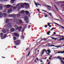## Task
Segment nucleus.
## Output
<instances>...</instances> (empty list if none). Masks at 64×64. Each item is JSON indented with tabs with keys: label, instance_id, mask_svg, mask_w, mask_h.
Returning a JSON list of instances; mask_svg holds the SVG:
<instances>
[{
	"label": "nucleus",
	"instance_id": "obj_39",
	"mask_svg": "<svg viewBox=\"0 0 64 64\" xmlns=\"http://www.w3.org/2000/svg\"><path fill=\"white\" fill-rule=\"evenodd\" d=\"M16 39V37H14V40H15Z\"/></svg>",
	"mask_w": 64,
	"mask_h": 64
},
{
	"label": "nucleus",
	"instance_id": "obj_20",
	"mask_svg": "<svg viewBox=\"0 0 64 64\" xmlns=\"http://www.w3.org/2000/svg\"><path fill=\"white\" fill-rule=\"evenodd\" d=\"M12 11V10L10 8L8 10V12H9V13H10Z\"/></svg>",
	"mask_w": 64,
	"mask_h": 64
},
{
	"label": "nucleus",
	"instance_id": "obj_15",
	"mask_svg": "<svg viewBox=\"0 0 64 64\" xmlns=\"http://www.w3.org/2000/svg\"><path fill=\"white\" fill-rule=\"evenodd\" d=\"M15 0H11L10 1L11 3H12V4H13V3H14V1H15Z\"/></svg>",
	"mask_w": 64,
	"mask_h": 64
},
{
	"label": "nucleus",
	"instance_id": "obj_61",
	"mask_svg": "<svg viewBox=\"0 0 64 64\" xmlns=\"http://www.w3.org/2000/svg\"><path fill=\"white\" fill-rule=\"evenodd\" d=\"M51 59V58H50V57L49 58V60H50Z\"/></svg>",
	"mask_w": 64,
	"mask_h": 64
},
{
	"label": "nucleus",
	"instance_id": "obj_19",
	"mask_svg": "<svg viewBox=\"0 0 64 64\" xmlns=\"http://www.w3.org/2000/svg\"><path fill=\"white\" fill-rule=\"evenodd\" d=\"M50 38H52V39H54V40H58L57 38H53L52 37H51Z\"/></svg>",
	"mask_w": 64,
	"mask_h": 64
},
{
	"label": "nucleus",
	"instance_id": "obj_1",
	"mask_svg": "<svg viewBox=\"0 0 64 64\" xmlns=\"http://www.w3.org/2000/svg\"><path fill=\"white\" fill-rule=\"evenodd\" d=\"M6 30L7 31H9V27H10V26H11V24H6L4 25Z\"/></svg>",
	"mask_w": 64,
	"mask_h": 64
},
{
	"label": "nucleus",
	"instance_id": "obj_44",
	"mask_svg": "<svg viewBox=\"0 0 64 64\" xmlns=\"http://www.w3.org/2000/svg\"><path fill=\"white\" fill-rule=\"evenodd\" d=\"M22 38H23V39H24V36H22Z\"/></svg>",
	"mask_w": 64,
	"mask_h": 64
},
{
	"label": "nucleus",
	"instance_id": "obj_5",
	"mask_svg": "<svg viewBox=\"0 0 64 64\" xmlns=\"http://www.w3.org/2000/svg\"><path fill=\"white\" fill-rule=\"evenodd\" d=\"M47 51V50H42L41 52V54L42 55V56H42V55H43V54H44V51Z\"/></svg>",
	"mask_w": 64,
	"mask_h": 64
},
{
	"label": "nucleus",
	"instance_id": "obj_60",
	"mask_svg": "<svg viewBox=\"0 0 64 64\" xmlns=\"http://www.w3.org/2000/svg\"><path fill=\"white\" fill-rule=\"evenodd\" d=\"M40 62H43V61L42 60H40Z\"/></svg>",
	"mask_w": 64,
	"mask_h": 64
},
{
	"label": "nucleus",
	"instance_id": "obj_6",
	"mask_svg": "<svg viewBox=\"0 0 64 64\" xmlns=\"http://www.w3.org/2000/svg\"><path fill=\"white\" fill-rule=\"evenodd\" d=\"M57 40L58 41H62V40L63 41H64V38H60V39H58Z\"/></svg>",
	"mask_w": 64,
	"mask_h": 64
},
{
	"label": "nucleus",
	"instance_id": "obj_59",
	"mask_svg": "<svg viewBox=\"0 0 64 64\" xmlns=\"http://www.w3.org/2000/svg\"><path fill=\"white\" fill-rule=\"evenodd\" d=\"M47 34H48V35H49V33L48 32H47Z\"/></svg>",
	"mask_w": 64,
	"mask_h": 64
},
{
	"label": "nucleus",
	"instance_id": "obj_38",
	"mask_svg": "<svg viewBox=\"0 0 64 64\" xmlns=\"http://www.w3.org/2000/svg\"><path fill=\"white\" fill-rule=\"evenodd\" d=\"M54 23L55 24H56V25H59V24L57 23H56L55 22H54Z\"/></svg>",
	"mask_w": 64,
	"mask_h": 64
},
{
	"label": "nucleus",
	"instance_id": "obj_40",
	"mask_svg": "<svg viewBox=\"0 0 64 64\" xmlns=\"http://www.w3.org/2000/svg\"><path fill=\"white\" fill-rule=\"evenodd\" d=\"M37 10L38 11V12H40V10L39 9H37Z\"/></svg>",
	"mask_w": 64,
	"mask_h": 64
},
{
	"label": "nucleus",
	"instance_id": "obj_16",
	"mask_svg": "<svg viewBox=\"0 0 64 64\" xmlns=\"http://www.w3.org/2000/svg\"><path fill=\"white\" fill-rule=\"evenodd\" d=\"M3 10V7L1 6H0V11H2Z\"/></svg>",
	"mask_w": 64,
	"mask_h": 64
},
{
	"label": "nucleus",
	"instance_id": "obj_56",
	"mask_svg": "<svg viewBox=\"0 0 64 64\" xmlns=\"http://www.w3.org/2000/svg\"><path fill=\"white\" fill-rule=\"evenodd\" d=\"M29 49V48H27L26 49V50H28V49Z\"/></svg>",
	"mask_w": 64,
	"mask_h": 64
},
{
	"label": "nucleus",
	"instance_id": "obj_64",
	"mask_svg": "<svg viewBox=\"0 0 64 64\" xmlns=\"http://www.w3.org/2000/svg\"><path fill=\"white\" fill-rule=\"evenodd\" d=\"M62 59L63 60H64V57Z\"/></svg>",
	"mask_w": 64,
	"mask_h": 64
},
{
	"label": "nucleus",
	"instance_id": "obj_45",
	"mask_svg": "<svg viewBox=\"0 0 64 64\" xmlns=\"http://www.w3.org/2000/svg\"><path fill=\"white\" fill-rule=\"evenodd\" d=\"M38 16H39V17H40V13H39V14H38Z\"/></svg>",
	"mask_w": 64,
	"mask_h": 64
},
{
	"label": "nucleus",
	"instance_id": "obj_50",
	"mask_svg": "<svg viewBox=\"0 0 64 64\" xmlns=\"http://www.w3.org/2000/svg\"><path fill=\"white\" fill-rule=\"evenodd\" d=\"M44 16L45 17H47V15H44Z\"/></svg>",
	"mask_w": 64,
	"mask_h": 64
},
{
	"label": "nucleus",
	"instance_id": "obj_58",
	"mask_svg": "<svg viewBox=\"0 0 64 64\" xmlns=\"http://www.w3.org/2000/svg\"><path fill=\"white\" fill-rule=\"evenodd\" d=\"M54 28H52V30H54Z\"/></svg>",
	"mask_w": 64,
	"mask_h": 64
},
{
	"label": "nucleus",
	"instance_id": "obj_22",
	"mask_svg": "<svg viewBox=\"0 0 64 64\" xmlns=\"http://www.w3.org/2000/svg\"><path fill=\"white\" fill-rule=\"evenodd\" d=\"M25 12V11L23 10L21 12V13L22 14H24Z\"/></svg>",
	"mask_w": 64,
	"mask_h": 64
},
{
	"label": "nucleus",
	"instance_id": "obj_4",
	"mask_svg": "<svg viewBox=\"0 0 64 64\" xmlns=\"http://www.w3.org/2000/svg\"><path fill=\"white\" fill-rule=\"evenodd\" d=\"M9 16V17H12V18H15L16 17V15L15 14H10Z\"/></svg>",
	"mask_w": 64,
	"mask_h": 64
},
{
	"label": "nucleus",
	"instance_id": "obj_27",
	"mask_svg": "<svg viewBox=\"0 0 64 64\" xmlns=\"http://www.w3.org/2000/svg\"><path fill=\"white\" fill-rule=\"evenodd\" d=\"M0 36H1V37H2L3 36H2L3 35V33H0Z\"/></svg>",
	"mask_w": 64,
	"mask_h": 64
},
{
	"label": "nucleus",
	"instance_id": "obj_23",
	"mask_svg": "<svg viewBox=\"0 0 64 64\" xmlns=\"http://www.w3.org/2000/svg\"><path fill=\"white\" fill-rule=\"evenodd\" d=\"M26 14L27 15H28V14L29 13V12L27 10H26Z\"/></svg>",
	"mask_w": 64,
	"mask_h": 64
},
{
	"label": "nucleus",
	"instance_id": "obj_9",
	"mask_svg": "<svg viewBox=\"0 0 64 64\" xmlns=\"http://www.w3.org/2000/svg\"><path fill=\"white\" fill-rule=\"evenodd\" d=\"M2 31L3 32V33L4 34H5V33H6V30L4 29H3L2 30Z\"/></svg>",
	"mask_w": 64,
	"mask_h": 64
},
{
	"label": "nucleus",
	"instance_id": "obj_63",
	"mask_svg": "<svg viewBox=\"0 0 64 64\" xmlns=\"http://www.w3.org/2000/svg\"><path fill=\"white\" fill-rule=\"evenodd\" d=\"M14 48H17V47H16V46H14Z\"/></svg>",
	"mask_w": 64,
	"mask_h": 64
},
{
	"label": "nucleus",
	"instance_id": "obj_48",
	"mask_svg": "<svg viewBox=\"0 0 64 64\" xmlns=\"http://www.w3.org/2000/svg\"><path fill=\"white\" fill-rule=\"evenodd\" d=\"M45 27L46 28H47V25H45Z\"/></svg>",
	"mask_w": 64,
	"mask_h": 64
},
{
	"label": "nucleus",
	"instance_id": "obj_31",
	"mask_svg": "<svg viewBox=\"0 0 64 64\" xmlns=\"http://www.w3.org/2000/svg\"><path fill=\"white\" fill-rule=\"evenodd\" d=\"M58 53H62V51H58Z\"/></svg>",
	"mask_w": 64,
	"mask_h": 64
},
{
	"label": "nucleus",
	"instance_id": "obj_52",
	"mask_svg": "<svg viewBox=\"0 0 64 64\" xmlns=\"http://www.w3.org/2000/svg\"><path fill=\"white\" fill-rule=\"evenodd\" d=\"M4 38H6V36H4Z\"/></svg>",
	"mask_w": 64,
	"mask_h": 64
},
{
	"label": "nucleus",
	"instance_id": "obj_14",
	"mask_svg": "<svg viewBox=\"0 0 64 64\" xmlns=\"http://www.w3.org/2000/svg\"><path fill=\"white\" fill-rule=\"evenodd\" d=\"M24 6V3H22L20 5V7H23Z\"/></svg>",
	"mask_w": 64,
	"mask_h": 64
},
{
	"label": "nucleus",
	"instance_id": "obj_2",
	"mask_svg": "<svg viewBox=\"0 0 64 64\" xmlns=\"http://www.w3.org/2000/svg\"><path fill=\"white\" fill-rule=\"evenodd\" d=\"M21 40H17L15 42V44H16V45H19L21 44Z\"/></svg>",
	"mask_w": 64,
	"mask_h": 64
},
{
	"label": "nucleus",
	"instance_id": "obj_7",
	"mask_svg": "<svg viewBox=\"0 0 64 64\" xmlns=\"http://www.w3.org/2000/svg\"><path fill=\"white\" fill-rule=\"evenodd\" d=\"M14 36H16V37H17V36H19V34L16 33H14Z\"/></svg>",
	"mask_w": 64,
	"mask_h": 64
},
{
	"label": "nucleus",
	"instance_id": "obj_32",
	"mask_svg": "<svg viewBox=\"0 0 64 64\" xmlns=\"http://www.w3.org/2000/svg\"><path fill=\"white\" fill-rule=\"evenodd\" d=\"M60 61H61V62H62V63H63V64H64V61H63V60H60Z\"/></svg>",
	"mask_w": 64,
	"mask_h": 64
},
{
	"label": "nucleus",
	"instance_id": "obj_25",
	"mask_svg": "<svg viewBox=\"0 0 64 64\" xmlns=\"http://www.w3.org/2000/svg\"><path fill=\"white\" fill-rule=\"evenodd\" d=\"M22 28V27L21 26H20L19 29H18V30L19 31H21V28Z\"/></svg>",
	"mask_w": 64,
	"mask_h": 64
},
{
	"label": "nucleus",
	"instance_id": "obj_29",
	"mask_svg": "<svg viewBox=\"0 0 64 64\" xmlns=\"http://www.w3.org/2000/svg\"><path fill=\"white\" fill-rule=\"evenodd\" d=\"M11 29L12 32H13V31H14V29L13 28H11Z\"/></svg>",
	"mask_w": 64,
	"mask_h": 64
},
{
	"label": "nucleus",
	"instance_id": "obj_26",
	"mask_svg": "<svg viewBox=\"0 0 64 64\" xmlns=\"http://www.w3.org/2000/svg\"><path fill=\"white\" fill-rule=\"evenodd\" d=\"M24 5H25V6H27L28 5H29L27 3H24Z\"/></svg>",
	"mask_w": 64,
	"mask_h": 64
},
{
	"label": "nucleus",
	"instance_id": "obj_46",
	"mask_svg": "<svg viewBox=\"0 0 64 64\" xmlns=\"http://www.w3.org/2000/svg\"><path fill=\"white\" fill-rule=\"evenodd\" d=\"M52 46H54V45H52L50 46V47H51Z\"/></svg>",
	"mask_w": 64,
	"mask_h": 64
},
{
	"label": "nucleus",
	"instance_id": "obj_11",
	"mask_svg": "<svg viewBox=\"0 0 64 64\" xmlns=\"http://www.w3.org/2000/svg\"><path fill=\"white\" fill-rule=\"evenodd\" d=\"M47 52H46V54H49V53H51V51L50 50H47Z\"/></svg>",
	"mask_w": 64,
	"mask_h": 64
},
{
	"label": "nucleus",
	"instance_id": "obj_3",
	"mask_svg": "<svg viewBox=\"0 0 64 64\" xmlns=\"http://www.w3.org/2000/svg\"><path fill=\"white\" fill-rule=\"evenodd\" d=\"M14 20H16V23L18 24H21L22 23V20H17V19L16 18L14 19Z\"/></svg>",
	"mask_w": 64,
	"mask_h": 64
},
{
	"label": "nucleus",
	"instance_id": "obj_34",
	"mask_svg": "<svg viewBox=\"0 0 64 64\" xmlns=\"http://www.w3.org/2000/svg\"><path fill=\"white\" fill-rule=\"evenodd\" d=\"M13 8V9H14V10H15V9H16L17 8L16 7H15L14 8Z\"/></svg>",
	"mask_w": 64,
	"mask_h": 64
},
{
	"label": "nucleus",
	"instance_id": "obj_42",
	"mask_svg": "<svg viewBox=\"0 0 64 64\" xmlns=\"http://www.w3.org/2000/svg\"><path fill=\"white\" fill-rule=\"evenodd\" d=\"M49 15H50V16H51V15H52V14L50 13H48Z\"/></svg>",
	"mask_w": 64,
	"mask_h": 64
},
{
	"label": "nucleus",
	"instance_id": "obj_62",
	"mask_svg": "<svg viewBox=\"0 0 64 64\" xmlns=\"http://www.w3.org/2000/svg\"><path fill=\"white\" fill-rule=\"evenodd\" d=\"M2 58H5V57H4L3 56H2Z\"/></svg>",
	"mask_w": 64,
	"mask_h": 64
},
{
	"label": "nucleus",
	"instance_id": "obj_13",
	"mask_svg": "<svg viewBox=\"0 0 64 64\" xmlns=\"http://www.w3.org/2000/svg\"><path fill=\"white\" fill-rule=\"evenodd\" d=\"M15 28H16V30H18V28H19L18 27V26L17 25H16L15 26Z\"/></svg>",
	"mask_w": 64,
	"mask_h": 64
},
{
	"label": "nucleus",
	"instance_id": "obj_17",
	"mask_svg": "<svg viewBox=\"0 0 64 64\" xmlns=\"http://www.w3.org/2000/svg\"><path fill=\"white\" fill-rule=\"evenodd\" d=\"M62 59V58L60 57V56H58L57 58V59Z\"/></svg>",
	"mask_w": 64,
	"mask_h": 64
},
{
	"label": "nucleus",
	"instance_id": "obj_49",
	"mask_svg": "<svg viewBox=\"0 0 64 64\" xmlns=\"http://www.w3.org/2000/svg\"><path fill=\"white\" fill-rule=\"evenodd\" d=\"M26 23H29V21H27L26 22Z\"/></svg>",
	"mask_w": 64,
	"mask_h": 64
},
{
	"label": "nucleus",
	"instance_id": "obj_47",
	"mask_svg": "<svg viewBox=\"0 0 64 64\" xmlns=\"http://www.w3.org/2000/svg\"><path fill=\"white\" fill-rule=\"evenodd\" d=\"M56 36H58V37H62V36H60L58 35Z\"/></svg>",
	"mask_w": 64,
	"mask_h": 64
},
{
	"label": "nucleus",
	"instance_id": "obj_41",
	"mask_svg": "<svg viewBox=\"0 0 64 64\" xmlns=\"http://www.w3.org/2000/svg\"><path fill=\"white\" fill-rule=\"evenodd\" d=\"M36 60H37V61H39V60L38 59V58H36Z\"/></svg>",
	"mask_w": 64,
	"mask_h": 64
},
{
	"label": "nucleus",
	"instance_id": "obj_37",
	"mask_svg": "<svg viewBox=\"0 0 64 64\" xmlns=\"http://www.w3.org/2000/svg\"><path fill=\"white\" fill-rule=\"evenodd\" d=\"M25 30V29L24 28H23L22 30V32H24V30Z\"/></svg>",
	"mask_w": 64,
	"mask_h": 64
},
{
	"label": "nucleus",
	"instance_id": "obj_30",
	"mask_svg": "<svg viewBox=\"0 0 64 64\" xmlns=\"http://www.w3.org/2000/svg\"><path fill=\"white\" fill-rule=\"evenodd\" d=\"M8 22H9V20L7 19L6 21V23H8Z\"/></svg>",
	"mask_w": 64,
	"mask_h": 64
},
{
	"label": "nucleus",
	"instance_id": "obj_28",
	"mask_svg": "<svg viewBox=\"0 0 64 64\" xmlns=\"http://www.w3.org/2000/svg\"><path fill=\"white\" fill-rule=\"evenodd\" d=\"M56 47H57V48H59L60 47H61V46H55Z\"/></svg>",
	"mask_w": 64,
	"mask_h": 64
},
{
	"label": "nucleus",
	"instance_id": "obj_43",
	"mask_svg": "<svg viewBox=\"0 0 64 64\" xmlns=\"http://www.w3.org/2000/svg\"><path fill=\"white\" fill-rule=\"evenodd\" d=\"M48 26H49V25H50V23H49V22L48 23Z\"/></svg>",
	"mask_w": 64,
	"mask_h": 64
},
{
	"label": "nucleus",
	"instance_id": "obj_8",
	"mask_svg": "<svg viewBox=\"0 0 64 64\" xmlns=\"http://www.w3.org/2000/svg\"><path fill=\"white\" fill-rule=\"evenodd\" d=\"M10 7H12V6L11 5H8L6 6V7L7 8H10Z\"/></svg>",
	"mask_w": 64,
	"mask_h": 64
},
{
	"label": "nucleus",
	"instance_id": "obj_54",
	"mask_svg": "<svg viewBox=\"0 0 64 64\" xmlns=\"http://www.w3.org/2000/svg\"><path fill=\"white\" fill-rule=\"evenodd\" d=\"M62 53H64V50L62 51Z\"/></svg>",
	"mask_w": 64,
	"mask_h": 64
},
{
	"label": "nucleus",
	"instance_id": "obj_36",
	"mask_svg": "<svg viewBox=\"0 0 64 64\" xmlns=\"http://www.w3.org/2000/svg\"><path fill=\"white\" fill-rule=\"evenodd\" d=\"M20 14H18L17 17H20Z\"/></svg>",
	"mask_w": 64,
	"mask_h": 64
},
{
	"label": "nucleus",
	"instance_id": "obj_21",
	"mask_svg": "<svg viewBox=\"0 0 64 64\" xmlns=\"http://www.w3.org/2000/svg\"><path fill=\"white\" fill-rule=\"evenodd\" d=\"M3 14L4 17H6L7 16V13H3Z\"/></svg>",
	"mask_w": 64,
	"mask_h": 64
},
{
	"label": "nucleus",
	"instance_id": "obj_35",
	"mask_svg": "<svg viewBox=\"0 0 64 64\" xmlns=\"http://www.w3.org/2000/svg\"><path fill=\"white\" fill-rule=\"evenodd\" d=\"M46 5V6H48V7H49V8H51V6H48V5H46Z\"/></svg>",
	"mask_w": 64,
	"mask_h": 64
},
{
	"label": "nucleus",
	"instance_id": "obj_33",
	"mask_svg": "<svg viewBox=\"0 0 64 64\" xmlns=\"http://www.w3.org/2000/svg\"><path fill=\"white\" fill-rule=\"evenodd\" d=\"M29 52L28 54V56H29V55H30V52Z\"/></svg>",
	"mask_w": 64,
	"mask_h": 64
},
{
	"label": "nucleus",
	"instance_id": "obj_24",
	"mask_svg": "<svg viewBox=\"0 0 64 64\" xmlns=\"http://www.w3.org/2000/svg\"><path fill=\"white\" fill-rule=\"evenodd\" d=\"M54 7H55L56 9V10H57L58 11V10H59V9H58V8L56 6H55V5H54Z\"/></svg>",
	"mask_w": 64,
	"mask_h": 64
},
{
	"label": "nucleus",
	"instance_id": "obj_12",
	"mask_svg": "<svg viewBox=\"0 0 64 64\" xmlns=\"http://www.w3.org/2000/svg\"><path fill=\"white\" fill-rule=\"evenodd\" d=\"M35 4L36 7H38V5H40V4H37V3H36V2H35Z\"/></svg>",
	"mask_w": 64,
	"mask_h": 64
},
{
	"label": "nucleus",
	"instance_id": "obj_53",
	"mask_svg": "<svg viewBox=\"0 0 64 64\" xmlns=\"http://www.w3.org/2000/svg\"><path fill=\"white\" fill-rule=\"evenodd\" d=\"M61 19L62 21V22H63V21H64V20H63V19H62V18H61Z\"/></svg>",
	"mask_w": 64,
	"mask_h": 64
},
{
	"label": "nucleus",
	"instance_id": "obj_51",
	"mask_svg": "<svg viewBox=\"0 0 64 64\" xmlns=\"http://www.w3.org/2000/svg\"><path fill=\"white\" fill-rule=\"evenodd\" d=\"M19 5H20V4H18L17 5V6H18Z\"/></svg>",
	"mask_w": 64,
	"mask_h": 64
},
{
	"label": "nucleus",
	"instance_id": "obj_10",
	"mask_svg": "<svg viewBox=\"0 0 64 64\" xmlns=\"http://www.w3.org/2000/svg\"><path fill=\"white\" fill-rule=\"evenodd\" d=\"M3 17V13L2 12H0V18H1Z\"/></svg>",
	"mask_w": 64,
	"mask_h": 64
},
{
	"label": "nucleus",
	"instance_id": "obj_57",
	"mask_svg": "<svg viewBox=\"0 0 64 64\" xmlns=\"http://www.w3.org/2000/svg\"><path fill=\"white\" fill-rule=\"evenodd\" d=\"M50 62L49 61L48 63V64H50Z\"/></svg>",
	"mask_w": 64,
	"mask_h": 64
},
{
	"label": "nucleus",
	"instance_id": "obj_55",
	"mask_svg": "<svg viewBox=\"0 0 64 64\" xmlns=\"http://www.w3.org/2000/svg\"><path fill=\"white\" fill-rule=\"evenodd\" d=\"M54 35L56 34V32H54Z\"/></svg>",
	"mask_w": 64,
	"mask_h": 64
},
{
	"label": "nucleus",
	"instance_id": "obj_18",
	"mask_svg": "<svg viewBox=\"0 0 64 64\" xmlns=\"http://www.w3.org/2000/svg\"><path fill=\"white\" fill-rule=\"evenodd\" d=\"M27 20H28V17H27V16H26L24 18V20L25 21H27Z\"/></svg>",
	"mask_w": 64,
	"mask_h": 64
}]
</instances>
